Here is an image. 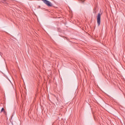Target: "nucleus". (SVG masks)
Here are the masks:
<instances>
[{"instance_id":"obj_1","label":"nucleus","mask_w":125,"mask_h":125,"mask_svg":"<svg viewBox=\"0 0 125 125\" xmlns=\"http://www.w3.org/2000/svg\"><path fill=\"white\" fill-rule=\"evenodd\" d=\"M97 21L98 26H100V24L101 23V14H100V13L98 14Z\"/></svg>"},{"instance_id":"obj_2","label":"nucleus","mask_w":125,"mask_h":125,"mask_svg":"<svg viewBox=\"0 0 125 125\" xmlns=\"http://www.w3.org/2000/svg\"><path fill=\"white\" fill-rule=\"evenodd\" d=\"M43 2L46 4V5L48 6L49 7H51L53 4L50 2V1L47 0H42Z\"/></svg>"},{"instance_id":"obj_3","label":"nucleus","mask_w":125,"mask_h":125,"mask_svg":"<svg viewBox=\"0 0 125 125\" xmlns=\"http://www.w3.org/2000/svg\"><path fill=\"white\" fill-rule=\"evenodd\" d=\"M4 112V108H1V111L0 112V113H1L2 112Z\"/></svg>"},{"instance_id":"obj_4","label":"nucleus","mask_w":125,"mask_h":125,"mask_svg":"<svg viewBox=\"0 0 125 125\" xmlns=\"http://www.w3.org/2000/svg\"><path fill=\"white\" fill-rule=\"evenodd\" d=\"M0 55H1V52H0Z\"/></svg>"}]
</instances>
